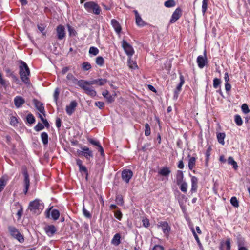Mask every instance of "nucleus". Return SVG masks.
Here are the masks:
<instances>
[{
  "instance_id": "obj_59",
  "label": "nucleus",
  "mask_w": 250,
  "mask_h": 250,
  "mask_svg": "<svg viewBox=\"0 0 250 250\" xmlns=\"http://www.w3.org/2000/svg\"><path fill=\"white\" fill-rule=\"evenodd\" d=\"M10 76H11V78H12L13 81L15 83H16L17 84L20 83L19 79L18 78V77L17 76H16L14 74H13V73H11Z\"/></svg>"
},
{
  "instance_id": "obj_39",
  "label": "nucleus",
  "mask_w": 250,
  "mask_h": 250,
  "mask_svg": "<svg viewBox=\"0 0 250 250\" xmlns=\"http://www.w3.org/2000/svg\"><path fill=\"white\" fill-rule=\"evenodd\" d=\"M221 83V81L220 79L215 78L213 79V87L215 89H217L220 85Z\"/></svg>"
},
{
  "instance_id": "obj_49",
  "label": "nucleus",
  "mask_w": 250,
  "mask_h": 250,
  "mask_svg": "<svg viewBox=\"0 0 250 250\" xmlns=\"http://www.w3.org/2000/svg\"><path fill=\"white\" fill-rule=\"evenodd\" d=\"M0 84L6 89L8 86L5 80L3 79L1 73L0 72Z\"/></svg>"
},
{
  "instance_id": "obj_53",
  "label": "nucleus",
  "mask_w": 250,
  "mask_h": 250,
  "mask_svg": "<svg viewBox=\"0 0 250 250\" xmlns=\"http://www.w3.org/2000/svg\"><path fill=\"white\" fill-rule=\"evenodd\" d=\"M68 30L70 36H75L77 34L75 30L69 25L68 26Z\"/></svg>"
},
{
  "instance_id": "obj_16",
  "label": "nucleus",
  "mask_w": 250,
  "mask_h": 250,
  "mask_svg": "<svg viewBox=\"0 0 250 250\" xmlns=\"http://www.w3.org/2000/svg\"><path fill=\"white\" fill-rule=\"evenodd\" d=\"M191 188L190 191L192 193H195L197 191L198 188V179L197 177L194 176H191Z\"/></svg>"
},
{
  "instance_id": "obj_25",
  "label": "nucleus",
  "mask_w": 250,
  "mask_h": 250,
  "mask_svg": "<svg viewBox=\"0 0 250 250\" xmlns=\"http://www.w3.org/2000/svg\"><path fill=\"white\" fill-rule=\"evenodd\" d=\"M196 158L194 157H190L188 162V167L190 170H192L195 166Z\"/></svg>"
},
{
  "instance_id": "obj_14",
  "label": "nucleus",
  "mask_w": 250,
  "mask_h": 250,
  "mask_svg": "<svg viewBox=\"0 0 250 250\" xmlns=\"http://www.w3.org/2000/svg\"><path fill=\"white\" fill-rule=\"evenodd\" d=\"M44 229L46 234L49 237L53 236L57 231L56 227L53 225L46 226Z\"/></svg>"
},
{
  "instance_id": "obj_1",
  "label": "nucleus",
  "mask_w": 250,
  "mask_h": 250,
  "mask_svg": "<svg viewBox=\"0 0 250 250\" xmlns=\"http://www.w3.org/2000/svg\"><path fill=\"white\" fill-rule=\"evenodd\" d=\"M19 74L21 81L25 84L30 83L29 77L30 76V70L27 64L23 61L20 60L19 61Z\"/></svg>"
},
{
  "instance_id": "obj_28",
  "label": "nucleus",
  "mask_w": 250,
  "mask_h": 250,
  "mask_svg": "<svg viewBox=\"0 0 250 250\" xmlns=\"http://www.w3.org/2000/svg\"><path fill=\"white\" fill-rule=\"evenodd\" d=\"M41 137L43 145H46L48 143V134L45 132H42L41 135Z\"/></svg>"
},
{
  "instance_id": "obj_9",
  "label": "nucleus",
  "mask_w": 250,
  "mask_h": 250,
  "mask_svg": "<svg viewBox=\"0 0 250 250\" xmlns=\"http://www.w3.org/2000/svg\"><path fill=\"white\" fill-rule=\"evenodd\" d=\"M182 11L180 8H176L172 14L169 23L171 24L175 23L182 16Z\"/></svg>"
},
{
  "instance_id": "obj_8",
  "label": "nucleus",
  "mask_w": 250,
  "mask_h": 250,
  "mask_svg": "<svg viewBox=\"0 0 250 250\" xmlns=\"http://www.w3.org/2000/svg\"><path fill=\"white\" fill-rule=\"evenodd\" d=\"M50 213L52 218L54 220H57L60 216V212L59 210L56 209H52V207L50 208L46 211V217L49 218Z\"/></svg>"
},
{
  "instance_id": "obj_17",
  "label": "nucleus",
  "mask_w": 250,
  "mask_h": 250,
  "mask_svg": "<svg viewBox=\"0 0 250 250\" xmlns=\"http://www.w3.org/2000/svg\"><path fill=\"white\" fill-rule=\"evenodd\" d=\"M77 106V103L75 101L71 102L69 105H67L66 107V113L69 115H71L75 110V108Z\"/></svg>"
},
{
  "instance_id": "obj_29",
  "label": "nucleus",
  "mask_w": 250,
  "mask_h": 250,
  "mask_svg": "<svg viewBox=\"0 0 250 250\" xmlns=\"http://www.w3.org/2000/svg\"><path fill=\"white\" fill-rule=\"evenodd\" d=\"M228 163L229 165H231L232 166L233 168L235 170H237L238 169V165L237 163L234 161V159L232 157H229L228 159Z\"/></svg>"
},
{
  "instance_id": "obj_7",
  "label": "nucleus",
  "mask_w": 250,
  "mask_h": 250,
  "mask_svg": "<svg viewBox=\"0 0 250 250\" xmlns=\"http://www.w3.org/2000/svg\"><path fill=\"white\" fill-rule=\"evenodd\" d=\"M121 42L122 47L124 49L125 54L128 57H131L134 54V50L132 46L125 40H123Z\"/></svg>"
},
{
  "instance_id": "obj_6",
  "label": "nucleus",
  "mask_w": 250,
  "mask_h": 250,
  "mask_svg": "<svg viewBox=\"0 0 250 250\" xmlns=\"http://www.w3.org/2000/svg\"><path fill=\"white\" fill-rule=\"evenodd\" d=\"M22 172L24 176V180H23V185L24 187V193L25 194H26L28 192V191L30 187V179H29V176L28 173L27 169L25 166H23L22 167Z\"/></svg>"
},
{
  "instance_id": "obj_22",
  "label": "nucleus",
  "mask_w": 250,
  "mask_h": 250,
  "mask_svg": "<svg viewBox=\"0 0 250 250\" xmlns=\"http://www.w3.org/2000/svg\"><path fill=\"white\" fill-rule=\"evenodd\" d=\"M176 183L178 185H180V184L184 182V174L183 172L181 170H178L176 173Z\"/></svg>"
},
{
  "instance_id": "obj_2",
  "label": "nucleus",
  "mask_w": 250,
  "mask_h": 250,
  "mask_svg": "<svg viewBox=\"0 0 250 250\" xmlns=\"http://www.w3.org/2000/svg\"><path fill=\"white\" fill-rule=\"evenodd\" d=\"M84 7L87 12L92 13L96 15H99L101 12V9L99 6L93 1L85 3Z\"/></svg>"
},
{
  "instance_id": "obj_51",
  "label": "nucleus",
  "mask_w": 250,
  "mask_h": 250,
  "mask_svg": "<svg viewBox=\"0 0 250 250\" xmlns=\"http://www.w3.org/2000/svg\"><path fill=\"white\" fill-rule=\"evenodd\" d=\"M242 111L245 114H248L250 112V109L246 104H243L241 106Z\"/></svg>"
},
{
  "instance_id": "obj_62",
  "label": "nucleus",
  "mask_w": 250,
  "mask_h": 250,
  "mask_svg": "<svg viewBox=\"0 0 250 250\" xmlns=\"http://www.w3.org/2000/svg\"><path fill=\"white\" fill-rule=\"evenodd\" d=\"M225 244H226V247H227V250H230L231 245H230V239H228L226 241Z\"/></svg>"
},
{
  "instance_id": "obj_47",
  "label": "nucleus",
  "mask_w": 250,
  "mask_h": 250,
  "mask_svg": "<svg viewBox=\"0 0 250 250\" xmlns=\"http://www.w3.org/2000/svg\"><path fill=\"white\" fill-rule=\"evenodd\" d=\"M44 128L43 125L41 123H38V124L34 127V130L37 132L40 131Z\"/></svg>"
},
{
  "instance_id": "obj_23",
  "label": "nucleus",
  "mask_w": 250,
  "mask_h": 250,
  "mask_svg": "<svg viewBox=\"0 0 250 250\" xmlns=\"http://www.w3.org/2000/svg\"><path fill=\"white\" fill-rule=\"evenodd\" d=\"M121 235L119 233H116L112 238L111 243L112 244L118 246L121 243Z\"/></svg>"
},
{
  "instance_id": "obj_34",
  "label": "nucleus",
  "mask_w": 250,
  "mask_h": 250,
  "mask_svg": "<svg viewBox=\"0 0 250 250\" xmlns=\"http://www.w3.org/2000/svg\"><path fill=\"white\" fill-rule=\"evenodd\" d=\"M26 120L30 124H33L35 122V118L32 113H29L27 115Z\"/></svg>"
},
{
  "instance_id": "obj_63",
  "label": "nucleus",
  "mask_w": 250,
  "mask_h": 250,
  "mask_svg": "<svg viewBox=\"0 0 250 250\" xmlns=\"http://www.w3.org/2000/svg\"><path fill=\"white\" fill-rule=\"evenodd\" d=\"M56 125L58 128L61 126V120L59 118H57L56 120Z\"/></svg>"
},
{
  "instance_id": "obj_57",
  "label": "nucleus",
  "mask_w": 250,
  "mask_h": 250,
  "mask_svg": "<svg viewBox=\"0 0 250 250\" xmlns=\"http://www.w3.org/2000/svg\"><path fill=\"white\" fill-rule=\"evenodd\" d=\"M95 105L100 109H102L104 107V103L103 102H96L95 103Z\"/></svg>"
},
{
  "instance_id": "obj_64",
  "label": "nucleus",
  "mask_w": 250,
  "mask_h": 250,
  "mask_svg": "<svg viewBox=\"0 0 250 250\" xmlns=\"http://www.w3.org/2000/svg\"><path fill=\"white\" fill-rule=\"evenodd\" d=\"M152 250H164V249L162 246L155 245Z\"/></svg>"
},
{
  "instance_id": "obj_60",
  "label": "nucleus",
  "mask_w": 250,
  "mask_h": 250,
  "mask_svg": "<svg viewBox=\"0 0 250 250\" xmlns=\"http://www.w3.org/2000/svg\"><path fill=\"white\" fill-rule=\"evenodd\" d=\"M79 167V171L80 172L82 173L83 172L84 173L87 174V170L86 167L84 166H81Z\"/></svg>"
},
{
  "instance_id": "obj_36",
  "label": "nucleus",
  "mask_w": 250,
  "mask_h": 250,
  "mask_svg": "<svg viewBox=\"0 0 250 250\" xmlns=\"http://www.w3.org/2000/svg\"><path fill=\"white\" fill-rule=\"evenodd\" d=\"M128 65L129 67L132 69H135L137 67V65L135 62L131 60V57H128Z\"/></svg>"
},
{
  "instance_id": "obj_19",
  "label": "nucleus",
  "mask_w": 250,
  "mask_h": 250,
  "mask_svg": "<svg viewBox=\"0 0 250 250\" xmlns=\"http://www.w3.org/2000/svg\"><path fill=\"white\" fill-rule=\"evenodd\" d=\"M14 104L17 108H20L25 103L24 99L21 96H17L14 99Z\"/></svg>"
},
{
  "instance_id": "obj_56",
  "label": "nucleus",
  "mask_w": 250,
  "mask_h": 250,
  "mask_svg": "<svg viewBox=\"0 0 250 250\" xmlns=\"http://www.w3.org/2000/svg\"><path fill=\"white\" fill-rule=\"evenodd\" d=\"M194 237V238H195V240H196V242H197V243L198 244V245L200 249L201 250H204L203 247V246H202V244H201V242L200 241L199 238L198 236V235H196V236H195Z\"/></svg>"
},
{
  "instance_id": "obj_10",
  "label": "nucleus",
  "mask_w": 250,
  "mask_h": 250,
  "mask_svg": "<svg viewBox=\"0 0 250 250\" xmlns=\"http://www.w3.org/2000/svg\"><path fill=\"white\" fill-rule=\"evenodd\" d=\"M204 56H199L197 58V63L200 68H203L208 63L206 50L204 53Z\"/></svg>"
},
{
  "instance_id": "obj_50",
  "label": "nucleus",
  "mask_w": 250,
  "mask_h": 250,
  "mask_svg": "<svg viewBox=\"0 0 250 250\" xmlns=\"http://www.w3.org/2000/svg\"><path fill=\"white\" fill-rule=\"evenodd\" d=\"M0 84L6 89L8 86L5 80L3 79L1 73L0 72Z\"/></svg>"
},
{
  "instance_id": "obj_5",
  "label": "nucleus",
  "mask_w": 250,
  "mask_h": 250,
  "mask_svg": "<svg viewBox=\"0 0 250 250\" xmlns=\"http://www.w3.org/2000/svg\"><path fill=\"white\" fill-rule=\"evenodd\" d=\"M77 153L79 156L84 157L88 161H90L91 159L93 158V151L88 147L85 146L82 147L81 150H78Z\"/></svg>"
},
{
  "instance_id": "obj_13",
  "label": "nucleus",
  "mask_w": 250,
  "mask_h": 250,
  "mask_svg": "<svg viewBox=\"0 0 250 250\" xmlns=\"http://www.w3.org/2000/svg\"><path fill=\"white\" fill-rule=\"evenodd\" d=\"M33 103L37 108V109L43 116H45V111L44 110V107L43 104L40 101H38L37 99H34L33 100Z\"/></svg>"
},
{
  "instance_id": "obj_11",
  "label": "nucleus",
  "mask_w": 250,
  "mask_h": 250,
  "mask_svg": "<svg viewBox=\"0 0 250 250\" xmlns=\"http://www.w3.org/2000/svg\"><path fill=\"white\" fill-rule=\"evenodd\" d=\"M158 227L161 228L164 233L166 235H168L169 234V231L170 230V227L167 222H159L158 224Z\"/></svg>"
},
{
  "instance_id": "obj_55",
  "label": "nucleus",
  "mask_w": 250,
  "mask_h": 250,
  "mask_svg": "<svg viewBox=\"0 0 250 250\" xmlns=\"http://www.w3.org/2000/svg\"><path fill=\"white\" fill-rule=\"evenodd\" d=\"M107 83V80L105 79H98V85L100 86L104 85Z\"/></svg>"
},
{
  "instance_id": "obj_31",
  "label": "nucleus",
  "mask_w": 250,
  "mask_h": 250,
  "mask_svg": "<svg viewBox=\"0 0 250 250\" xmlns=\"http://www.w3.org/2000/svg\"><path fill=\"white\" fill-rule=\"evenodd\" d=\"M84 92L87 95L92 97H95L97 94L96 91L94 89H93L92 87L89 88L88 89H86V90H85Z\"/></svg>"
},
{
  "instance_id": "obj_38",
  "label": "nucleus",
  "mask_w": 250,
  "mask_h": 250,
  "mask_svg": "<svg viewBox=\"0 0 250 250\" xmlns=\"http://www.w3.org/2000/svg\"><path fill=\"white\" fill-rule=\"evenodd\" d=\"M99 52V49L95 47H90L89 50V53L94 56L97 55Z\"/></svg>"
},
{
  "instance_id": "obj_24",
  "label": "nucleus",
  "mask_w": 250,
  "mask_h": 250,
  "mask_svg": "<svg viewBox=\"0 0 250 250\" xmlns=\"http://www.w3.org/2000/svg\"><path fill=\"white\" fill-rule=\"evenodd\" d=\"M180 82L178 84V85L177 86L176 89L175 90V92H174L175 94L179 93V92L181 90V87H182V85L184 83V82H185L184 78V77L183 76V75H181L180 76Z\"/></svg>"
},
{
  "instance_id": "obj_54",
  "label": "nucleus",
  "mask_w": 250,
  "mask_h": 250,
  "mask_svg": "<svg viewBox=\"0 0 250 250\" xmlns=\"http://www.w3.org/2000/svg\"><path fill=\"white\" fill-rule=\"evenodd\" d=\"M114 216L117 219L121 220L122 218V213L120 210H116L114 212Z\"/></svg>"
},
{
  "instance_id": "obj_44",
  "label": "nucleus",
  "mask_w": 250,
  "mask_h": 250,
  "mask_svg": "<svg viewBox=\"0 0 250 250\" xmlns=\"http://www.w3.org/2000/svg\"><path fill=\"white\" fill-rule=\"evenodd\" d=\"M230 203L234 207H238L239 206V202L237 198L235 196L232 197L231 198Z\"/></svg>"
},
{
  "instance_id": "obj_46",
  "label": "nucleus",
  "mask_w": 250,
  "mask_h": 250,
  "mask_svg": "<svg viewBox=\"0 0 250 250\" xmlns=\"http://www.w3.org/2000/svg\"><path fill=\"white\" fill-rule=\"evenodd\" d=\"M245 244V240L244 238L239 236L237 237V245L238 248L243 247Z\"/></svg>"
},
{
  "instance_id": "obj_20",
  "label": "nucleus",
  "mask_w": 250,
  "mask_h": 250,
  "mask_svg": "<svg viewBox=\"0 0 250 250\" xmlns=\"http://www.w3.org/2000/svg\"><path fill=\"white\" fill-rule=\"evenodd\" d=\"M80 87L83 89L84 91L86 90V89H88L91 87L87 81L84 80H80L78 82V85Z\"/></svg>"
},
{
  "instance_id": "obj_41",
  "label": "nucleus",
  "mask_w": 250,
  "mask_h": 250,
  "mask_svg": "<svg viewBox=\"0 0 250 250\" xmlns=\"http://www.w3.org/2000/svg\"><path fill=\"white\" fill-rule=\"evenodd\" d=\"M115 201L117 204L122 206L124 204V200L122 195H117L116 197Z\"/></svg>"
},
{
  "instance_id": "obj_33",
  "label": "nucleus",
  "mask_w": 250,
  "mask_h": 250,
  "mask_svg": "<svg viewBox=\"0 0 250 250\" xmlns=\"http://www.w3.org/2000/svg\"><path fill=\"white\" fill-rule=\"evenodd\" d=\"M176 5L175 1L174 0H168L165 2L164 5L167 8L174 7Z\"/></svg>"
},
{
  "instance_id": "obj_26",
  "label": "nucleus",
  "mask_w": 250,
  "mask_h": 250,
  "mask_svg": "<svg viewBox=\"0 0 250 250\" xmlns=\"http://www.w3.org/2000/svg\"><path fill=\"white\" fill-rule=\"evenodd\" d=\"M66 79L67 80L70 81L74 84H77L78 85L79 80L74 77V76L71 73H68L66 76Z\"/></svg>"
},
{
  "instance_id": "obj_3",
  "label": "nucleus",
  "mask_w": 250,
  "mask_h": 250,
  "mask_svg": "<svg viewBox=\"0 0 250 250\" xmlns=\"http://www.w3.org/2000/svg\"><path fill=\"white\" fill-rule=\"evenodd\" d=\"M43 206L42 202L36 199L30 203L28 209L34 213L39 214L42 210Z\"/></svg>"
},
{
  "instance_id": "obj_45",
  "label": "nucleus",
  "mask_w": 250,
  "mask_h": 250,
  "mask_svg": "<svg viewBox=\"0 0 250 250\" xmlns=\"http://www.w3.org/2000/svg\"><path fill=\"white\" fill-rule=\"evenodd\" d=\"M145 135L146 136H149L151 133V128L148 123H146L145 125Z\"/></svg>"
},
{
  "instance_id": "obj_4",
  "label": "nucleus",
  "mask_w": 250,
  "mask_h": 250,
  "mask_svg": "<svg viewBox=\"0 0 250 250\" xmlns=\"http://www.w3.org/2000/svg\"><path fill=\"white\" fill-rule=\"evenodd\" d=\"M8 229L12 237L17 240L20 243H23L24 242V239L23 236L15 227L9 226Z\"/></svg>"
},
{
  "instance_id": "obj_43",
  "label": "nucleus",
  "mask_w": 250,
  "mask_h": 250,
  "mask_svg": "<svg viewBox=\"0 0 250 250\" xmlns=\"http://www.w3.org/2000/svg\"><path fill=\"white\" fill-rule=\"evenodd\" d=\"M82 66L84 71H87L91 68V64L88 62H83Z\"/></svg>"
},
{
  "instance_id": "obj_21",
  "label": "nucleus",
  "mask_w": 250,
  "mask_h": 250,
  "mask_svg": "<svg viewBox=\"0 0 250 250\" xmlns=\"http://www.w3.org/2000/svg\"><path fill=\"white\" fill-rule=\"evenodd\" d=\"M133 12L135 15V21L136 24L139 26H143L145 25V22L143 21L141 16L139 15L137 10H134Z\"/></svg>"
},
{
  "instance_id": "obj_48",
  "label": "nucleus",
  "mask_w": 250,
  "mask_h": 250,
  "mask_svg": "<svg viewBox=\"0 0 250 250\" xmlns=\"http://www.w3.org/2000/svg\"><path fill=\"white\" fill-rule=\"evenodd\" d=\"M87 141L89 143H90L91 144L97 146L98 147L99 146H100V143L99 141L93 140L92 138H88Z\"/></svg>"
},
{
  "instance_id": "obj_52",
  "label": "nucleus",
  "mask_w": 250,
  "mask_h": 250,
  "mask_svg": "<svg viewBox=\"0 0 250 250\" xmlns=\"http://www.w3.org/2000/svg\"><path fill=\"white\" fill-rule=\"evenodd\" d=\"M59 93H60L59 88H56L55 89V91L54 92V95H53L54 100L56 103H57V101L58 97H59Z\"/></svg>"
},
{
  "instance_id": "obj_32",
  "label": "nucleus",
  "mask_w": 250,
  "mask_h": 250,
  "mask_svg": "<svg viewBox=\"0 0 250 250\" xmlns=\"http://www.w3.org/2000/svg\"><path fill=\"white\" fill-rule=\"evenodd\" d=\"M209 0H203L202 5V11L203 15L206 13L208 9V5Z\"/></svg>"
},
{
  "instance_id": "obj_30",
  "label": "nucleus",
  "mask_w": 250,
  "mask_h": 250,
  "mask_svg": "<svg viewBox=\"0 0 250 250\" xmlns=\"http://www.w3.org/2000/svg\"><path fill=\"white\" fill-rule=\"evenodd\" d=\"M225 133H219L217 135V138L218 139V141L219 143L221 144L222 145H224V138L225 137Z\"/></svg>"
},
{
  "instance_id": "obj_18",
  "label": "nucleus",
  "mask_w": 250,
  "mask_h": 250,
  "mask_svg": "<svg viewBox=\"0 0 250 250\" xmlns=\"http://www.w3.org/2000/svg\"><path fill=\"white\" fill-rule=\"evenodd\" d=\"M111 23L116 33L120 35L122 28L119 22L115 19H112L111 21Z\"/></svg>"
},
{
  "instance_id": "obj_61",
  "label": "nucleus",
  "mask_w": 250,
  "mask_h": 250,
  "mask_svg": "<svg viewBox=\"0 0 250 250\" xmlns=\"http://www.w3.org/2000/svg\"><path fill=\"white\" fill-rule=\"evenodd\" d=\"M83 213L84 214V215L87 217V218H90L91 217V214L90 213H89V212L88 211H87L85 208H83Z\"/></svg>"
},
{
  "instance_id": "obj_27",
  "label": "nucleus",
  "mask_w": 250,
  "mask_h": 250,
  "mask_svg": "<svg viewBox=\"0 0 250 250\" xmlns=\"http://www.w3.org/2000/svg\"><path fill=\"white\" fill-rule=\"evenodd\" d=\"M171 171L169 168L167 167H163L159 172V173L163 176H167L169 175Z\"/></svg>"
},
{
  "instance_id": "obj_35",
  "label": "nucleus",
  "mask_w": 250,
  "mask_h": 250,
  "mask_svg": "<svg viewBox=\"0 0 250 250\" xmlns=\"http://www.w3.org/2000/svg\"><path fill=\"white\" fill-rule=\"evenodd\" d=\"M180 189L184 193H186L188 189V184L185 181L181 183L180 185Z\"/></svg>"
},
{
  "instance_id": "obj_58",
  "label": "nucleus",
  "mask_w": 250,
  "mask_h": 250,
  "mask_svg": "<svg viewBox=\"0 0 250 250\" xmlns=\"http://www.w3.org/2000/svg\"><path fill=\"white\" fill-rule=\"evenodd\" d=\"M142 223H143V226H144L146 228L148 227L150 225L149 221L147 218H144L142 220Z\"/></svg>"
},
{
  "instance_id": "obj_40",
  "label": "nucleus",
  "mask_w": 250,
  "mask_h": 250,
  "mask_svg": "<svg viewBox=\"0 0 250 250\" xmlns=\"http://www.w3.org/2000/svg\"><path fill=\"white\" fill-rule=\"evenodd\" d=\"M6 184V180L3 177L0 179V192L4 189Z\"/></svg>"
},
{
  "instance_id": "obj_42",
  "label": "nucleus",
  "mask_w": 250,
  "mask_h": 250,
  "mask_svg": "<svg viewBox=\"0 0 250 250\" xmlns=\"http://www.w3.org/2000/svg\"><path fill=\"white\" fill-rule=\"evenodd\" d=\"M235 122L236 124V125L238 126H240L243 124V121L241 117V116L239 115H236L235 116Z\"/></svg>"
},
{
  "instance_id": "obj_37",
  "label": "nucleus",
  "mask_w": 250,
  "mask_h": 250,
  "mask_svg": "<svg viewBox=\"0 0 250 250\" xmlns=\"http://www.w3.org/2000/svg\"><path fill=\"white\" fill-rule=\"evenodd\" d=\"M96 63L100 66H102L104 63V58L102 56H98L96 58Z\"/></svg>"
},
{
  "instance_id": "obj_12",
  "label": "nucleus",
  "mask_w": 250,
  "mask_h": 250,
  "mask_svg": "<svg viewBox=\"0 0 250 250\" xmlns=\"http://www.w3.org/2000/svg\"><path fill=\"white\" fill-rule=\"evenodd\" d=\"M133 176V172L129 169H125L122 172V178L125 183H129L130 179Z\"/></svg>"
},
{
  "instance_id": "obj_15",
  "label": "nucleus",
  "mask_w": 250,
  "mask_h": 250,
  "mask_svg": "<svg viewBox=\"0 0 250 250\" xmlns=\"http://www.w3.org/2000/svg\"><path fill=\"white\" fill-rule=\"evenodd\" d=\"M57 38L62 40L65 37V28L63 25H59L56 28Z\"/></svg>"
}]
</instances>
